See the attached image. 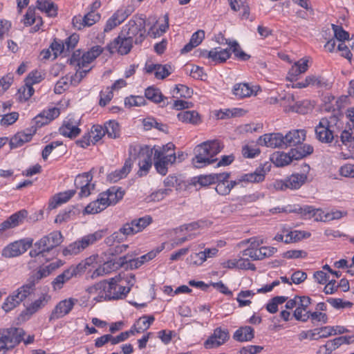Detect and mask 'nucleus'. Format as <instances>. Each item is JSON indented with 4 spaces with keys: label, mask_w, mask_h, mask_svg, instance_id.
<instances>
[{
    "label": "nucleus",
    "mask_w": 354,
    "mask_h": 354,
    "mask_svg": "<svg viewBox=\"0 0 354 354\" xmlns=\"http://www.w3.org/2000/svg\"><path fill=\"white\" fill-rule=\"evenodd\" d=\"M223 143L218 140L203 142L194 148L192 163L196 168H203L217 160L214 157L221 151Z\"/></svg>",
    "instance_id": "2"
},
{
    "label": "nucleus",
    "mask_w": 354,
    "mask_h": 354,
    "mask_svg": "<svg viewBox=\"0 0 354 354\" xmlns=\"http://www.w3.org/2000/svg\"><path fill=\"white\" fill-rule=\"evenodd\" d=\"M155 318L153 315L147 316L144 315L141 317L137 322L136 324L138 326V332H143L147 330L151 324L153 322Z\"/></svg>",
    "instance_id": "52"
},
{
    "label": "nucleus",
    "mask_w": 354,
    "mask_h": 354,
    "mask_svg": "<svg viewBox=\"0 0 354 354\" xmlns=\"http://www.w3.org/2000/svg\"><path fill=\"white\" fill-rule=\"evenodd\" d=\"M230 339V334L227 329L218 327L214 330L213 333L205 340L204 346L210 349L217 348L225 344Z\"/></svg>",
    "instance_id": "15"
},
{
    "label": "nucleus",
    "mask_w": 354,
    "mask_h": 354,
    "mask_svg": "<svg viewBox=\"0 0 354 354\" xmlns=\"http://www.w3.org/2000/svg\"><path fill=\"white\" fill-rule=\"evenodd\" d=\"M133 10L131 7L120 8L106 21L104 32H108L121 24L131 14Z\"/></svg>",
    "instance_id": "16"
},
{
    "label": "nucleus",
    "mask_w": 354,
    "mask_h": 354,
    "mask_svg": "<svg viewBox=\"0 0 354 354\" xmlns=\"http://www.w3.org/2000/svg\"><path fill=\"white\" fill-rule=\"evenodd\" d=\"M171 69V67L170 65L158 64V66L156 68V72L154 74L155 77L157 79L162 80L171 74V71H170Z\"/></svg>",
    "instance_id": "60"
},
{
    "label": "nucleus",
    "mask_w": 354,
    "mask_h": 354,
    "mask_svg": "<svg viewBox=\"0 0 354 354\" xmlns=\"http://www.w3.org/2000/svg\"><path fill=\"white\" fill-rule=\"evenodd\" d=\"M302 169L303 173H294L286 178L288 189H298L306 182L307 174L310 171V166L307 164H304Z\"/></svg>",
    "instance_id": "21"
},
{
    "label": "nucleus",
    "mask_w": 354,
    "mask_h": 354,
    "mask_svg": "<svg viewBox=\"0 0 354 354\" xmlns=\"http://www.w3.org/2000/svg\"><path fill=\"white\" fill-rule=\"evenodd\" d=\"M309 86L327 88L329 87V83L322 77H316L312 75L306 76L304 80L299 82L295 84V87L299 88H306Z\"/></svg>",
    "instance_id": "27"
},
{
    "label": "nucleus",
    "mask_w": 354,
    "mask_h": 354,
    "mask_svg": "<svg viewBox=\"0 0 354 354\" xmlns=\"http://www.w3.org/2000/svg\"><path fill=\"white\" fill-rule=\"evenodd\" d=\"M37 8L45 12L48 17H55L57 15V7L50 0H37Z\"/></svg>",
    "instance_id": "41"
},
{
    "label": "nucleus",
    "mask_w": 354,
    "mask_h": 354,
    "mask_svg": "<svg viewBox=\"0 0 354 354\" xmlns=\"http://www.w3.org/2000/svg\"><path fill=\"white\" fill-rule=\"evenodd\" d=\"M308 60L301 59L295 63L290 69L288 74L291 76L295 77L299 74L305 73L308 70Z\"/></svg>",
    "instance_id": "45"
},
{
    "label": "nucleus",
    "mask_w": 354,
    "mask_h": 354,
    "mask_svg": "<svg viewBox=\"0 0 354 354\" xmlns=\"http://www.w3.org/2000/svg\"><path fill=\"white\" fill-rule=\"evenodd\" d=\"M134 40L127 36H122L121 34L112 42L107 45L106 48L111 53L118 52L120 55L128 54L133 46Z\"/></svg>",
    "instance_id": "13"
},
{
    "label": "nucleus",
    "mask_w": 354,
    "mask_h": 354,
    "mask_svg": "<svg viewBox=\"0 0 354 354\" xmlns=\"http://www.w3.org/2000/svg\"><path fill=\"white\" fill-rule=\"evenodd\" d=\"M272 162L277 167H284L292 162L289 152H276L274 153L271 156Z\"/></svg>",
    "instance_id": "43"
},
{
    "label": "nucleus",
    "mask_w": 354,
    "mask_h": 354,
    "mask_svg": "<svg viewBox=\"0 0 354 354\" xmlns=\"http://www.w3.org/2000/svg\"><path fill=\"white\" fill-rule=\"evenodd\" d=\"M80 119L73 116H68L59 127V133L65 137L75 138L80 133L79 129Z\"/></svg>",
    "instance_id": "18"
},
{
    "label": "nucleus",
    "mask_w": 354,
    "mask_h": 354,
    "mask_svg": "<svg viewBox=\"0 0 354 354\" xmlns=\"http://www.w3.org/2000/svg\"><path fill=\"white\" fill-rule=\"evenodd\" d=\"M87 179H86V184L80 189L79 196L80 198L87 197L91 194V189L94 188V185H91V182L93 179L92 175H86Z\"/></svg>",
    "instance_id": "62"
},
{
    "label": "nucleus",
    "mask_w": 354,
    "mask_h": 354,
    "mask_svg": "<svg viewBox=\"0 0 354 354\" xmlns=\"http://www.w3.org/2000/svg\"><path fill=\"white\" fill-rule=\"evenodd\" d=\"M60 114L58 108H51L48 110H44L32 120V126L30 129H35V132L38 128L48 124L50 121L57 118Z\"/></svg>",
    "instance_id": "17"
},
{
    "label": "nucleus",
    "mask_w": 354,
    "mask_h": 354,
    "mask_svg": "<svg viewBox=\"0 0 354 354\" xmlns=\"http://www.w3.org/2000/svg\"><path fill=\"white\" fill-rule=\"evenodd\" d=\"M39 310L40 309L39 307H37V305H36L35 303H31L26 308L25 310L21 313V319L22 321H26L29 319L32 315L37 313Z\"/></svg>",
    "instance_id": "56"
},
{
    "label": "nucleus",
    "mask_w": 354,
    "mask_h": 354,
    "mask_svg": "<svg viewBox=\"0 0 354 354\" xmlns=\"http://www.w3.org/2000/svg\"><path fill=\"white\" fill-rule=\"evenodd\" d=\"M28 212L26 209H21L12 215H11L8 219L10 221L13 227L18 226L22 223L24 220L27 217Z\"/></svg>",
    "instance_id": "51"
},
{
    "label": "nucleus",
    "mask_w": 354,
    "mask_h": 354,
    "mask_svg": "<svg viewBox=\"0 0 354 354\" xmlns=\"http://www.w3.org/2000/svg\"><path fill=\"white\" fill-rule=\"evenodd\" d=\"M177 117L180 121L192 124H198L201 122L199 114L195 111H181Z\"/></svg>",
    "instance_id": "39"
},
{
    "label": "nucleus",
    "mask_w": 354,
    "mask_h": 354,
    "mask_svg": "<svg viewBox=\"0 0 354 354\" xmlns=\"http://www.w3.org/2000/svg\"><path fill=\"white\" fill-rule=\"evenodd\" d=\"M70 78L69 76L62 77L56 83L54 91L57 94H61L66 89L69 88L70 84Z\"/></svg>",
    "instance_id": "55"
},
{
    "label": "nucleus",
    "mask_w": 354,
    "mask_h": 354,
    "mask_svg": "<svg viewBox=\"0 0 354 354\" xmlns=\"http://www.w3.org/2000/svg\"><path fill=\"white\" fill-rule=\"evenodd\" d=\"M104 230H98L94 233L89 234L83 236L81 239L77 240L66 247L62 253L64 256L75 255L83 251L89 245L95 243L100 240L104 236Z\"/></svg>",
    "instance_id": "8"
},
{
    "label": "nucleus",
    "mask_w": 354,
    "mask_h": 354,
    "mask_svg": "<svg viewBox=\"0 0 354 354\" xmlns=\"http://www.w3.org/2000/svg\"><path fill=\"white\" fill-rule=\"evenodd\" d=\"M332 28L334 36L338 41L343 42L345 40H348L349 34L348 32L345 31L342 26L332 24Z\"/></svg>",
    "instance_id": "58"
},
{
    "label": "nucleus",
    "mask_w": 354,
    "mask_h": 354,
    "mask_svg": "<svg viewBox=\"0 0 354 354\" xmlns=\"http://www.w3.org/2000/svg\"><path fill=\"white\" fill-rule=\"evenodd\" d=\"M35 133V129H26L24 131L18 132L10 140L11 149L22 146L24 143L31 140Z\"/></svg>",
    "instance_id": "26"
},
{
    "label": "nucleus",
    "mask_w": 354,
    "mask_h": 354,
    "mask_svg": "<svg viewBox=\"0 0 354 354\" xmlns=\"http://www.w3.org/2000/svg\"><path fill=\"white\" fill-rule=\"evenodd\" d=\"M101 15L97 12L88 11L86 15H75L72 19L74 28L81 30L85 27H90L100 21Z\"/></svg>",
    "instance_id": "14"
},
{
    "label": "nucleus",
    "mask_w": 354,
    "mask_h": 354,
    "mask_svg": "<svg viewBox=\"0 0 354 354\" xmlns=\"http://www.w3.org/2000/svg\"><path fill=\"white\" fill-rule=\"evenodd\" d=\"M297 147L292 148L289 151L291 160H300L304 157L311 154L313 152V148L309 145H304V146H296Z\"/></svg>",
    "instance_id": "33"
},
{
    "label": "nucleus",
    "mask_w": 354,
    "mask_h": 354,
    "mask_svg": "<svg viewBox=\"0 0 354 354\" xmlns=\"http://www.w3.org/2000/svg\"><path fill=\"white\" fill-rule=\"evenodd\" d=\"M124 282L121 281L120 274L109 281L104 280L89 287L88 292L91 295H97L94 299L97 302L103 300L122 299L130 292L129 288L123 286Z\"/></svg>",
    "instance_id": "1"
},
{
    "label": "nucleus",
    "mask_w": 354,
    "mask_h": 354,
    "mask_svg": "<svg viewBox=\"0 0 354 354\" xmlns=\"http://www.w3.org/2000/svg\"><path fill=\"white\" fill-rule=\"evenodd\" d=\"M306 131L304 129L290 131L283 136L284 147L301 145L305 140Z\"/></svg>",
    "instance_id": "23"
},
{
    "label": "nucleus",
    "mask_w": 354,
    "mask_h": 354,
    "mask_svg": "<svg viewBox=\"0 0 354 354\" xmlns=\"http://www.w3.org/2000/svg\"><path fill=\"white\" fill-rule=\"evenodd\" d=\"M283 136L280 133H266L260 136L257 144L271 148H284Z\"/></svg>",
    "instance_id": "20"
},
{
    "label": "nucleus",
    "mask_w": 354,
    "mask_h": 354,
    "mask_svg": "<svg viewBox=\"0 0 354 354\" xmlns=\"http://www.w3.org/2000/svg\"><path fill=\"white\" fill-rule=\"evenodd\" d=\"M105 133L110 138H117L120 136V126L115 120H110L104 124Z\"/></svg>",
    "instance_id": "44"
},
{
    "label": "nucleus",
    "mask_w": 354,
    "mask_h": 354,
    "mask_svg": "<svg viewBox=\"0 0 354 354\" xmlns=\"http://www.w3.org/2000/svg\"><path fill=\"white\" fill-rule=\"evenodd\" d=\"M340 140L345 145L354 141V129L349 128L342 131L340 135Z\"/></svg>",
    "instance_id": "63"
},
{
    "label": "nucleus",
    "mask_w": 354,
    "mask_h": 354,
    "mask_svg": "<svg viewBox=\"0 0 354 354\" xmlns=\"http://www.w3.org/2000/svg\"><path fill=\"white\" fill-rule=\"evenodd\" d=\"M91 71V68L88 69H77L75 74L69 77L70 84L77 86L82 81V78Z\"/></svg>",
    "instance_id": "61"
},
{
    "label": "nucleus",
    "mask_w": 354,
    "mask_h": 354,
    "mask_svg": "<svg viewBox=\"0 0 354 354\" xmlns=\"http://www.w3.org/2000/svg\"><path fill=\"white\" fill-rule=\"evenodd\" d=\"M102 52L103 48L101 46H95L92 47L90 50L84 53L81 57L82 69H91V68L89 67L88 65Z\"/></svg>",
    "instance_id": "28"
},
{
    "label": "nucleus",
    "mask_w": 354,
    "mask_h": 354,
    "mask_svg": "<svg viewBox=\"0 0 354 354\" xmlns=\"http://www.w3.org/2000/svg\"><path fill=\"white\" fill-rule=\"evenodd\" d=\"M145 95L148 100L155 103L162 102L164 97L160 90L153 87H148L145 90Z\"/></svg>",
    "instance_id": "48"
},
{
    "label": "nucleus",
    "mask_w": 354,
    "mask_h": 354,
    "mask_svg": "<svg viewBox=\"0 0 354 354\" xmlns=\"http://www.w3.org/2000/svg\"><path fill=\"white\" fill-rule=\"evenodd\" d=\"M35 23L37 24L33 29L34 32H36L39 30L40 26L43 24L42 19L41 17L35 15V9L34 8L29 7L24 16V24L26 26H30Z\"/></svg>",
    "instance_id": "35"
},
{
    "label": "nucleus",
    "mask_w": 354,
    "mask_h": 354,
    "mask_svg": "<svg viewBox=\"0 0 354 354\" xmlns=\"http://www.w3.org/2000/svg\"><path fill=\"white\" fill-rule=\"evenodd\" d=\"M90 138H92L91 142L93 144L96 143L99 140H100L102 137L104 136L105 131L102 126L100 125H93L91 129V131L88 133Z\"/></svg>",
    "instance_id": "50"
},
{
    "label": "nucleus",
    "mask_w": 354,
    "mask_h": 354,
    "mask_svg": "<svg viewBox=\"0 0 354 354\" xmlns=\"http://www.w3.org/2000/svg\"><path fill=\"white\" fill-rule=\"evenodd\" d=\"M341 122L336 113L329 118H322L315 127V137L322 143H330L335 136L337 131L340 129Z\"/></svg>",
    "instance_id": "3"
},
{
    "label": "nucleus",
    "mask_w": 354,
    "mask_h": 354,
    "mask_svg": "<svg viewBox=\"0 0 354 354\" xmlns=\"http://www.w3.org/2000/svg\"><path fill=\"white\" fill-rule=\"evenodd\" d=\"M253 92L252 87L246 83H237L232 89L233 94L240 99L251 96Z\"/></svg>",
    "instance_id": "40"
},
{
    "label": "nucleus",
    "mask_w": 354,
    "mask_h": 354,
    "mask_svg": "<svg viewBox=\"0 0 354 354\" xmlns=\"http://www.w3.org/2000/svg\"><path fill=\"white\" fill-rule=\"evenodd\" d=\"M317 212H319V218L317 217L315 220L322 222H328L333 220L340 219L347 215L346 211H340L338 209H331L330 212H325L322 209H317Z\"/></svg>",
    "instance_id": "30"
},
{
    "label": "nucleus",
    "mask_w": 354,
    "mask_h": 354,
    "mask_svg": "<svg viewBox=\"0 0 354 354\" xmlns=\"http://www.w3.org/2000/svg\"><path fill=\"white\" fill-rule=\"evenodd\" d=\"M32 245V239H24L10 243L2 250V255L6 258H12L24 253Z\"/></svg>",
    "instance_id": "10"
},
{
    "label": "nucleus",
    "mask_w": 354,
    "mask_h": 354,
    "mask_svg": "<svg viewBox=\"0 0 354 354\" xmlns=\"http://www.w3.org/2000/svg\"><path fill=\"white\" fill-rule=\"evenodd\" d=\"M77 302V299L68 298L60 301L50 315V319H59L68 315Z\"/></svg>",
    "instance_id": "19"
},
{
    "label": "nucleus",
    "mask_w": 354,
    "mask_h": 354,
    "mask_svg": "<svg viewBox=\"0 0 354 354\" xmlns=\"http://www.w3.org/2000/svg\"><path fill=\"white\" fill-rule=\"evenodd\" d=\"M153 149L149 146L139 147V170L138 174L139 176H145L149 172L152 165Z\"/></svg>",
    "instance_id": "11"
},
{
    "label": "nucleus",
    "mask_w": 354,
    "mask_h": 354,
    "mask_svg": "<svg viewBox=\"0 0 354 354\" xmlns=\"http://www.w3.org/2000/svg\"><path fill=\"white\" fill-rule=\"evenodd\" d=\"M44 79V75L38 71H33L28 75L25 83L32 86L33 84L39 83Z\"/></svg>",
    "instance_id": "54"
},
{
    "label": "nucleus",
    "mask_w": 354,
    "mask_h": 354,
    "mask_svg": "<svg viewBox=\"0 0 354 354\" xmlns=\"http://www.w3.org/2000/svg\"><path fill=\"white\" fill-rule=\"evenodd\" d=\"M75 194V190L71 189L56 194L49 203L48 208L53 209L56 208L57 205L66 203L74 196Z\"/></svg>",
    "instance_id": "34"
},
{
    "label": "nucleus",
    "mask_w": 354,
    "mask_h": 354,
    "mask_svg": "<svg viewBox=\"0 0 354 354\" xmlns=\"http://www.w3.org/2000/svg\"><path fill=\"white\" fill-rule=\"evenodd\" d=\"M124 266V261L120 257L118 261H108L94 270L92 277H97L107 274L112 271Z\"/></svg>",
    "instance_id": "25"
},
{
    "label": "nucleus",
    "mask_w": 354,
    "mask_h": 354,
    "mask_svg": "<svg viewBox=\"0 0 354 354\" xmlns=\"http://www.w3.org/2000/svg\"><path fill=\"white\" fill-rule=\"evenodd\" d=\"M35 90L32 86L26 84L18 90V98L21 102H26L34 94Z\"/></svg>",
    "instance_id": "49"
},
{
    "label": "nucleus",
    "mask_w": 354,
    "mask_h": 354,
    "mask_svg": "<svg viewBox=\"0 0 354 354\" xmlns=\"http://www.w3.org/2000/svg\"><path fill=\"white\" fill-rule=\"evenodd\" d=\"M248 242L250 243V245L243 251V256L251 258L253 261H258L259 257L256 254V249L263 243V240H259L257 238L253 237L248 239Z\"/></svg>",
    "instance_id": "38"
},
{
    "label": "nucleus",
    "mask_w": 354,
    "mask_h": 354,
    "mask_svg": "<svg viewBox=\"0 0 354 354\" xmlns=\"http://www.w3.org/2000/svg\"><path fill=\"white\" fill-rule=\"evenodd\" d=\"M24 335V330L19 328L0 329V354H6L9 349L19 344Z\"/></svg>",
    "instance_id": "7"
},
{
    "label": "nucleus",
    "mask_w": 354,
    "mask_h": 354,
    "mask_svg": "<svg viewBox=\"0 0 354 354\" xmlns=\"http://www.w3.org/2000/svg\"><path fill=\"white\" fill-rule=\"evenodd\" d=\"M145 104V99L142 96H133L126 97L124 100V104L126 106H140Z\"/></svg>",
    "instance_id": "59"
},
{
    "label": "nucleus",
    "mask_w": 354,
    "mask_h": 354,
    "mask_svg": "<svg viewBox=\"0 0 354 354\" xmlns=\"http://www.w3.org/2000/svg\"><path fill=\"white\" fill-rule=\"evenodd\" d=\"M254 337V329L249 326H242L234 333L233 338L238 342H248Z\"/></svg>",
    "instance_id": "31"
},
{
    "label": "nucleus",
    "mask_w": 354,
    "mask_h": 354,
    "mask_svg": "<svg viewBox=\"0 0 354 354\" xmlns=\"http://www.w3.org/2000/svg\"><path fill=\"white\" fill-rule=\"evenodd\" d=\"M32 285L22 286L13 293L9 295L3 304H2V308L6 312H9L16 306H17L21 301H23L28 296L32 293Z\"/></svg>",
    "instance_id": "9"
},
{
    "label": "nucleus",
    "mask_w": 354,
    "mask_h": 354,
    "mask_svg": "<svg viewBox=\"0 0 354 354\" xmlns=\"http://www.w3.org/2000/svg\"><path fill=\"white\" fill-rule=\"evenodd\" d=\"M94 262L95 259L89 257L81 261L77 265L71 266L52 281L51 286L53 289L54 290H61L66 283L69 281L72 278L82 274Z\"/></svg>",
    "instance_id": "4"
},
{
    "label": "nucleus",
    "mask_w": 354,
    "mask_h": 354,
    "mask_svg": "<svg viewBox=\"0 0 354 354\" xmlns=\"http://www.w3.org/2000/svg\"><path fill=\"white\" fill-rule=\"evenodd\" d=\"M154 159H157L160 161H163L167 165L168 164H172L176 161V156L175 153H166L164 149L160 147L154 148Z\"/></svg>",
    "instance_id": "42"
},
{
    "label": "nucleus",
    "mask_w": 354,
    "mask_h": 354,
    "mask_svg": "<svg viewBox=\"0 0 354 354\" xmlns=\"http://www.w3.org/2000/svg\"><path fill=\"white\" fill-rule=\"evenodd\" d=\"M104 209L102 208L101 205L100 204L97 199L91 202L84 209L85 214H97L102 211Z\"/></svg>",
    "instance_id": "64"
},
{
    "label": "nucleus",
    "mask_w": 354,
    "mask_h": 354,
    "mask_svg": "<svg viewBox=\"0 0 354 354\" xmlns=\"http://www.w3.org/2000/svg\"><path fill=\"white\" fill-rule=\"evenodd\" d=\"M172 189L170 188L161 189L155 192H153L148 196L149 201H162L166 196H168L171 192Z\"/></svg>",
    "instance_id": "57"
},
{
    "label": "nucleus",
    "mask_w": 354,
    "mask_h": 354,
    "mask_svg": "<svg viewBox=\"0 0 354 354\" xmlns=\"http://www.w3.org/2000/svg\"><path fill=\"white\" fill-rule=\"evenodd\" d=\"M104 192L109 195L111 205H115L123 198L124 194V192L120 187H112Z\"/></svg>",
    "instance_id": "46"
},
{
    "label": "nucleus",
    "mask_w": 354,
    "mask_h": 354,
    "mask_svg": "<svg viewBox=\"0 0 354 354\" xmlns=\"http://www.w3.org/2000/svg\"><path fill=\"white\" fill-rule=\"evenodd\" d=\"M50 274L51 273L46 266H41L38 268L37 271L29 278L28 283L24 285L29 286L32 284V286H31L32 292L35 290V284L41 279L49 276Z\"/></svg>",
    "instance_id": "37"
},
{
    "label": "nucleus",
    "mask_w": 354,
    "mask_h": 354,
    "mask_svg": "<svg viewBox=\"0 0 354 354\" xmlns=\"http://www.w3.org/2000/svg\"><path fill=\"white\" fill-rule=\"evenodd\" d=\"M276 103H280L281 106L289 107L292 111H295L299 113H305L301 108V106L305 102H295L294 95L291 93H284L283 95H279V98H275L274 100Z\"/></svg>",
    "instance_id": "24"
},
{
    "label": "nucleus",
    "mask_w": 354,
    "mask_h": 354,
    "mask_svg": "<svg viewBox=\"0 0 354 354\" xmlns=\"http://www.w3.org/2000/svg\"><path fill=\"white\" fill-rule=\"evenodd\" d=\"M259 148L256 146L245 145L242 147V155L245 158H253L260 153Z\"/></svg>",
    "instance_id": "53"
},
{
    "label": "nucleus",
    "mask_w": 354,
    "mask_h": 354,
    "mask_svg": "<svg viewBox=\"0 0 354 354\" xmlns=\"http://www.w3.org/2000/svg\"><path fill=\"white\" fill-rule=\"evenodd\" d=\"M271 168V163L266 162L256 168L254 172L245 174L241 175L239 178V183L241 182H246L251 183H261L265 180L266 174H268Z\"/></svg>",
    "instance_id": "12"
},
{
    "label": "nucleus",
    "mask_w": 354,
    "mask_h": 354,
    "mask_svg": "<svg viewBox=\"0 0 354 354\" xmlns=\"http://www.w3.org/2000/svg\"><path fill=\"white\" fill-rule=\"evenodd\" d=\"M62 242L63 236L61 232L53 231L35 242L34 248L30 251L29 254L31 257H37L40 255L44 257L45 253L49 252Z\"/></svg>",
    "instance_id": "5"
},
{
    "label": "nucleus",
    "mask_w": 354,
    "mask_h": 354,
    "mask_svg": "<svg viewBox=\"0 0 354 354\" xmlns=\"http://www.w3.org/2000/svg\"><path fill=\"white\" fill-rule=\"evenodd\" d=\"M133 165L132 160L131 158H128L125 160V162L122 167L120 169H117L114 171L113 172L111 173L108 176V179L111 182L115 183L120 179L126 177L128 174L130 172L131 169V167Z\"/></svg>",
    "instance_id": "29"
},
{
    "label": "nucleus",
    "mask_w": 354,
    "mask_h": 354,
    "mask_svg": "<svg viewBox=\"0 0 354 354\" xmlns=\"http://www.w3.org/2000/svg\"><path fill=\"white\" fill-rule=\"evenodd\" d=\"M239 184L237 180H231L229 183H218L216 186V192L223 196L227 195L231 192L232 189Z\"/></svg>",
    "instance_id": "47"
},
{
    "label": "nucleus",
    "mask_w": 354,
    "mask_h": 354,
    "mask_svg": "<svg viewBox=\"0 0 354 354\" xmlns=\"http://www.w3.org/2000/svg\"><path fill=\"white\" fill-rule=\"evenodd\" d=\"M146 21L142 15H134L122 27L121 35L133 40L136 44H141L146 37Z\"/></svg>",
    "instance_id": "6"
},
{
    "label": "nucleus",
    "mask_w": 354,
    "mask_h": 354,
    "mask_svg": "<svg viewBox=\"0 0 354 354\" xmlns=\"http://www.w3.org/2000/svg\"><path fill=\"white\" fill-rule=\"evenodd\" d=\"M205 38L204 30H199L195 32L191 37L189 42L182 49L181 53L190 52L194 48L198 46Z\"/></svg>",
    "instance_id": "36"
},
{
    "label": "nucleus",
    "mask_w": 354,
    "mask_h": 354,
    "mask_svg": "<svg viewBox=\"0 0 354 354\" xmlns=\"http://www.w3.org/2000/svg\"><path fill=\"white\" fill-rule=\"evenodd\" d=\"M231 52L228 49L215 48L210 50L209 59L215 64L223 63L230 58Z\"/></svg>",
    "instance_id": "32"
},
{
    "label": "nucleus",
    "mask_w": 354,
    "mask_h": 354,
    "mask_svg": "<svg viewBox=\"0 0 354 354\" xmlns=\"http://www.w3.org/2000/svg\"><path fill=\"white\" fill-rule=\"evenodd\" d=\"M152 221L151 216L147 215L139 218L133 219L130 223H125L127 228L123 230L126 231V232L130 233L131 235H134L142 232L152 223Z\"/></svg>",
    "instance_id": "22"
}]
</instances>
